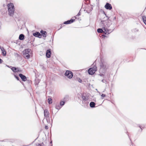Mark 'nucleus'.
<instances>
[{"label": "nucleus", "mask_w": 146, "mask_h": 146, "mask_svg": "<svg viewBox=\"0 0 146 146\" xmlns=\"http://www.w3.org/2000/svg\"><path fill=\"white\" fill-rule=\"evenodd\" d=\"M101 95L102 97V99H103L104 97L106 96V95L105 94H102Z\"/></svg>", "instance_id": "25"}, {"label": "nucleus", "mask_w": 146, "mask_h": 146, "mask_svg": "<svg viewBox=\"0 0 146 146\" xmlns=\"http://www.w3.org/2000/svg\"><path fill=\"white\" fill-rule=\"evenodd\" d=\"M37 146H41L40 144H38Z\"/></svg>", "instance_id": "33"}, {"label": "nucleus", "mask_w": 146, "mask_h": 146, "mask_svg": "<svg viewBox=\"0 0 146 146\" xmlns=\"http://www.w3.org/2000/svg\"><path fill=\"white\" fill-rule=\"evenodd\" d=\"M99 93L100 94V92H99Z\"/></svg>", "instance_id": "36"}, {"label": "nucleus", "mask_w": 146, "mask_h": 146, "mask_svg": "<svg viewBox=\"0 0 146 146\" xmlns=\"http://www.w3.org/2000/svg\"><path fill=\"white\" fill-rule=\"evenodd\" d=\"M102 81L104 83H105L106 84L107 83L106 81V80L105 79H103L102 80Z\"/></svg>", "instance_id": "27"}, {"label": "nucleus", "mask_w": 146, "mask_h": 146, "mask_svg": "<svg viewBox=\"0 0 146 146\" xmlns=\"http://www.w3.org/2000/svg\"><path fill=\"white\" fill-rule=\"evenodd\" d=\"M14 75V76L18 80H19V78L18 76H16V75H15V74Z\"/></svg>", "instance_id": "28"}, {"label": "nucleus", "mask_w": 146, "mask_h": 146, "mask_svg": "<svg viewBox=\"0 0 146 146\" xmlns=\"http://www.w3.org/2000/svg\"><path fill=\"white\" fill-rule=\"evenodd\" d=\"M40 33L42 34L43 37H46L47 33L46 31L41 30L40 31Z\"/></svg>", "instance_id": "16"}, {"label": "nucleus", "mask_w": 146, "mask_h": 146, "mask_svg": "<svg viewBox=\"0 0 146 146\" xmlns=\"http://www.w3.org/2000/svg\"><path fill=\"white\" fill-rule=\"evenodd\" d=\"M77 80L80 83H81L82 82V80L80 78H78Z\"/></svg>", "instance_id": "26"}, {"label": "nucleus", "mask_w": 146, "mask_h": 146, "mask_svg": "<svg viewBox=\"0 0 146 146\" xmlns=\"http://www.w3.org/2000/svg\"><path fill=\"white\" fill-rule=\"evenodd\" d=\"M97 32L99 33H102L104 32L103 29H97Z\"/></svg>", "instance_id": "21"}, {"label": "nucleus", "mask_w": 146, "mask_h": 146, "mask_svg": "<svg viewBox=\"0 0 146 146\" xmlns=\"http://www.w3.org/2000/svg\"><path fill=\"white\" fill-rule=\"evenodd\" d=\"M103 75V74H100V76H102Z\"/></svg>", "instance_id": "34"}, {"label": "nucleus", "mask_w": 146, "mask_h": 146, "mask_svg": "<svg viewBox=\"0 0 146 146\" xmlns=\"http://www.w3.org/2000/svg\"><path fill=\"white\" fill-rule=\"evenodd\" d=\"M100 72L102 73H104L105 72L106 66V63L105 62H102L100 64Z\"/></svg>", "instance_id": "4"}, {"label": "nucleus", "mask_w": 146, "mask_h": 146, "mask_svg": "<svg viewBox=\"0 0 146 146\" xmlns=\"http://www.w3.org/2000/svg\"><path fill=\"white\" fill-rule=\"evenodd\" d=\"M6 66H7V67H8L9 68H11V67H12L11 66H9V65H6Z\"/></svg>", "instance_id": "31"}, {"label": "nucleus", "mask_w": 146, "mask_h": 146, "mask_svg": "<svg viewBox=\"0 0 146 146\" xmlns=\"http://www.w3.org/2000/svg\"><path fill=\"white\" fill-rule=\"evenodd\" d=\"M100 25L103 27L109 28L111 24V20H108L106 21H102L100 23Z\"/></svg>", "instance_id": "2"}, {"label": "nucleus", "mask_w": 146, "mask_h": 146, "mask_svg": "<svg viewBox=\"0 0 146 146\" xmlns=\"http://www.w3.org/2000/svg\"><path fill=\"white\" fill-rule=\"evenodd\" d=\"M74 20H75L74 19H71L70 20H68L66 21H65L64 23L65 24H70L71 23H72L74 21Z\"/></svg>", "instance_id": "15"}, {"label": "nucleus", "mask_w": 146, "mask_h": 146, "mask_svg": "<svg viewBox=\"0 0 146 146\" xmlns=\"http://www.w3.org/2000/svg\"><path fill=\"white\" fill-rule=\"evenodd\" d=\"M105 7L107 9L111 10L112 8L111 5L109 3H107L105 6Z\"/></svg>", "instance_id": "11"}, {"label": "nucleus", "mask_w": 146, "mask_h": 146, "mask_svg": "<svg viewBox=\"0 0 146 146\" xmlns=\"http://www.w3.org/2000/svg\"><path fill=\"white\" fill-rule=\"evenodd\" d=\"M82 105L85 107L88 106V102L87 101L88 99L86 96L82 95Z\"/></svg>", "instance_id": "5"}, {"label": "nucleus", "mask_w": 146, "mask_h": 146, "mask_svg": "<svg viewBox=\"0 0 146 146\" xmlns=\"http://www.w3.org/2000/svg\"><path fill=\"white\" fill-rule=\"evenodd\" d=\"M65 102L63 101H61L60 103V105L62 106L64 105V104Z\"/></svg>", "instance_id": "24"}, {"label": "nucleus", "mask_w": 146, "mask_h": 146, "mask_svg": "<svg viewBox=\"0 0 146 146\" xmlns=\"http://www.w3.org/2000/svg\"><path fill=\"white\" fill-rule=\"evenodd\" d=\"M24 38V35L22 34H20L19 36V38L20 40H23Z\"/></svg>", "instance_id": "19"}, {"label": "nucleus", "mask_w": 146, "mask_h": 146, "mask_svg": "<svg viewBox=\"0 0 146 146\" xmlns=\"http://www.w3.org/2000/svg\"><path fill=\"white\" fill-rule=\"evenodd\" d=\"M139 127H140V128L142 129V128H141V127L139 126Z\"/></svg>", "instance_id": "35"}, {"label": "nucleus", "mask_w": 146, "mask_h": 146, "mask_svg": "<svg viewBox=\"0 0 146 146\" xmlns=\"http://www.w3.org/2000/svg\"><path fill=\"white\" fill-rule=\"evenodd\" d=\"M55 108L57 110H59L61 108V107H60V106L59 105V104L56 105V106Z\"/></svg>", "instance_id": "22"}, {"label": "nucleus", "mask_w": 146, "mask_h": 146, "mask_svg": "<svg viewBox=\"0 0 146 146\" xmlns=\"http://www.w3.org/2000/svg\"><path fill=\"white\" fill-rule=\"evenodd\" d=\"M80 15V12H79L78 14L76 16H79Z\"/></svg>", "instance_id": "32"}, {"label": "nucleus", "mask_w": 146, "mask_h": 146, "mask_svg": "<svg viewBox=\"0 0 146 146\" xmlns=\"http://www.w3.org/2000/svg\"><path fill=\"white\" fill-rule=\"evenodd\" d=\"M31 53V49H26L23 51V55L25 58L28 59L29 58L30 55Z\"/></svg>", "instance_id": "3"}, {"label": "nucleus", "mask_w": 146, "mask_h": 146, "mask_svg": "<svg viewBox=\"0 0 146 146\" xmlns=\"http://www.w3.org/2000/svg\"><path fill=\"white\" fill-rule=\"evenodd\" d=\"M46 56L47 58H49L51 56V51L50 49L47 50L46 53Z\"/></svg>", "instance_id": "13"}, {"label": "nucleus", "mask_w": 146, "mask_h": 146, "mask_svg": "<svg viewBox=\"0 0 146 146\" xmlns=\"http://www.w3.org/2000/svg\"><path fill=\"white\" fill-rule=\"evenodd\" d=\"M45 128L46 129H48V127L47 126L45 125Z\"/></svg>", "instance_id": "29"}, {"label": "nucleus", "mask_w": 146, "mask_h": 146, "mask_svg": "<svg viewBox=\"0 0 146 146\" xmlns=\"http://www.w3.org/2000/svg\"><path fill=\"white\" fill-rule=\"evenodd\" d=\"M19 76L23 81H25L27 80V78L25 76L21 74H19Z\"/></svg>", "instance_id": "12"}, {"label": "nucleus", "mask_w": 146, "mask_h": 146, "mask_svg": "<svg viewBox=\"0 0 146 146\" xmlns=\"http://www.w3.org/2000/svg\"><path fill=\"white\" fill-rule=\"evenodd\" d=\"M12 71L14 72H16L20 71L19 68H18L12 67L11 68Z\"/></svg>", "instance_id": "14"}, {"label": "nucleus", "mask_w": 146, "mask_h": 146, "mask_svg": "<svg viewBox=\"0 0 146 146\" xmlns=\"http://www.w3.org/2000/svg\"><path fill=\"white\" fill-rule=\"evenodd\" d=\"M65 75L68 78L70 79L73 76V73L70 71L67 70L65 73Z\"/></svg>", "instance_id": "7"}, {"label": "nucleus", "mask_w": 146, "mask_h": 146, "mask_svg": "<svg viewBox=\"0 0 146 146\" xmlns=\"http://www.w3.org/2000/svg\"><path fill=\"white\" fill-rule=\"evenodd\" d=\"M142 19L144 23L146 25V17L145 16L142 17Z\"/></svg>", "instance_id": "20"}, {"label": "nucleus", "mask_w": 146, "mask_h": 146, "mask_svg": "<svg viewBox=\"0 0 146 146\" xmlns=\"http://www.w3.org/2000/svg\"><path fill=\"white\" fill-rule=\"evenodd\" d=\"M48 102L50 104L52 103V99L51 98H48Z\"/></svg>", "instance_id": "23"}, {"label": "nucleus", "mask_w": 146, "mask_h": 146, "mask_svg": "<svg viewBox=\"0 0 146 146\" xmlns=\"http://www.w3.org/2000/svg\"><path fill=\"white\" fill-rule=\"evenodd\" d=\"M1 48L2 51L3 55L4 56H5L6 54V52L5 50L4 49V48L3 47H1Z\"/></svg>", "instance_id": "17"}, {"label": "nucleus", "mask_w": 146, "mask_h": 146, "mask_svg": "<svg viewBox=\"0 0 146 146\" xmlns=\"http://www.w3.org/2000/svg\"><path fill=\"white\" fill-rule=\"evenodd\" d=\"M95 103L93 102H91L90 103V106L91 108H94L95 107Z\"/></svg>", "instance_id": "18"}, {"label": "nucleus", "mask_w": 146, "mask_h": 146, "mask_svg": "<svg viewBox=\"0 0 146 146\" xmlns=\"http://www.w3.org/2000/svg\"><path fill=\"white\" fill-rule=\"evenodd\" d=\"M44 114L47 121H50V119L49 116V113L47 110H44Z\"/></svg>", "instance_id": "8"}, {"label": "nucleus", "mask_w": 146, "mask_h": 146, "mask_svg": "<svg viewBox=\"0 0 146 146\" xmlns=\"http://www.w3.org/2000/svg\"><path fill=\"white\" fill-rule=\"evenodd\" d=\"M33 35L35 37L39 38H41L42 36V35L38 32H36L35 33H33Z\"/></svg>", "instance_id": "10"}, {"label": "nucleus", "mask_w": 146, "mask_h": 146, "mask_svg": "<svg viewBox=\"0 0 146 146\" xmlns=\"http://www.w3.org/2000/svg\"><path fill=\"white\" fill-rule=\"evenodd\" d=\"M7 7L9 15L10 16H13L15 11L13 4L11 3H10L7 5Z\"/></svg>", "instance_id": "1"}, {"label": "nucleus", "mask_w": 146, "mask_h": 146, "mask_svg": "<svg viewBox=\"0 0 146 146\" xmlns=\"http://www.w3.org/2000/svg\"><path fill=\"white\" fill-rule=\"evenodd\" d=\"M109 28H107L105 27H102V29L104 30V33L105 34H109L112 32V31L111 29H108Z\"/></svg>", "instance_id": "9"}, {"label": "nucleus", "mask_w": 146, "mask_h": 146, "mask_svg": "<svg viewBox=\"0 0 146 146\" xmlns=\"http://www.w3.org/2000/svg\"><path fill=\"white\" fill-rule=\"evenodd\" d=\"M3 62V60L0 58V64L2 63Z\"/></svg>", "instance_id": "30"}, {"label": "nucleus", "mask_w": 146, "mask_h": 146, "mask_svg": "<svg viewBox=\"0 0 146 146\" xmlns=\"http://www.w3.org/2000/svg\"><path fill=\"white\" fill-rule=\"evenodd\" d=\"M97 70V67L96 66H94L93 67L89 69L88 71V73L90 75L94 74Z\"/></svg>", "instance_id": "6"}]
</instances>
